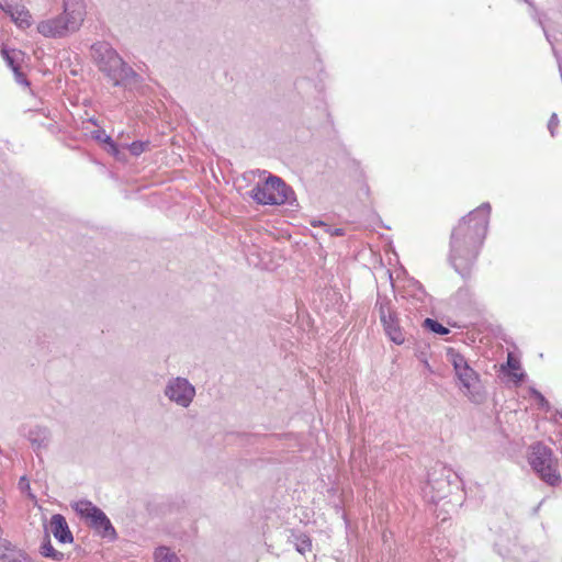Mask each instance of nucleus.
Masks as SVG:
<instances>
[{"label":"nucleus","instance_id":"10","mask_svg":"<svg viewBox=\"0 0 562 562\" xmlns=\"http://www.w3.org/2000/svg\"><path fill=\"white\" fill-rule=\"evenodd\" d=\"M440 477L437 476V470L434 469L428 473L427 487L432 492L431 499L436 502L446 497L450 487L449 476L445 475V468H441Z\"/></svg>","mask_w":562,"mask_h":562},{"label":"nucleus","instance_id":"16","mask_svg":"<svg viewBox=\"0 0 562 562\" xmlns=\"http://www.w3.org/2000/svg\"><path fill=\"white\" fill-rule=\"evenodd\" d=\"M0 562H32L31 559L21 550L14 548H7L0 554Z\"/></svg>","mask_w":562,"mask_h":562},{"label":"nucleus","instance_id":"32","mask_svg":"<svg viewBox=\"0 0 562 562\" xmlns=\"http://www.w3.org/2000/svg\"><path fill=\"white\" fill-rule=\"evenodd\" d=\"M323 224H324V223H323V222H321V221H318V222H315V221H314V222H312V225H313V226H316V225H323Z\"/></svg>","mask_w":562,"mask_h":562},{"label":"nucleus","instance_id":"14","mask_svg":"<svg viewBox=\"0 0 562 562\" xmlns=\"http://www.w3.org/2000/svg\"><path fill=\"white\" fill-rule=\"evenodd\" d=\"M40 553L44 558H49L54 561H61L64 559V553L56 550L50 542L49 535L46 532L44 536V539L42 541V544L40 547Z\"/></svg>","mask_w":562,"mask_h":562},{"label":"nucleus","instance_id":"15","mask_svg":"<svg viewBox=\"0 0 562 562\" xmlns=\"http://www.w3.org/2000/svg\"><path fill=\"white\" fill-rule=\"evenodd\" d=\"M446 359L449 363L452 364L454 373H458L460 370L469 366L468 360L453 348H448L446 352Z\"/></svg>","mask_w":562,"mask_h":562},{"label":"nucleus","instance_id":"11","mask_svg":"<svg viewBox=\"0 0 562 562\" xmlns=\"http://www.w3.org/2000/svg\"><path fill=\"white\" fill-rule=\"evenodd\" d=\"M50 531L59 543H71L72 532L69 529L66 518L61 514H54L50 518Z\"/></svg>","mask_w":562,"mask_h":562},{"label":"nucleus","instance_id":"18","mask_svg":"<svg viewBox=\"0 0 562 562\" xmlns=\"http://www.w3.org/2000/svg\"><path fill=\"white\" fill-rule=\"evenodd\" d=\"M1 54L7 65L12 70H14V68H20V61L22 60L23 56V53L21 50L3 48Z\"/></svg>","mask_w":562,"mask_h":562},{"label":"nucleus","instance_id":"19","mask_svg":"<svg viewBox=\"0 0 562 562\" xmlns=\"http://www.w3.org/2000/svg\"><path fill=\"white\" fill-rule=\"evenodd\" d=\"M423 326L428 331H431L439 336H445L450 333V329L448 327L443 326L438 321L432 319V318H426L423 323Z\"/></svg>","mask_w":562,"mask_h":562},{"label":"nucleus","instance_id":"28","mask_svg":"<svg viewBox=\"0 0 562 562\" xmlns=\"http://www.w3.org/2000/svg\"><path fill=\"white\" fill-rule=\"evenodd\" d=\"M19 487L21 491H30V483L29 480L25 476H22L19 481Z\"/></svg>","mask_w":562,"mask_h":562},{"label":"nucleus","instance_id":"33","mask_svg":"<svg viewBox=\"0 0 562 562\" xmlns=\"http://www.w3.org/2000/svg\"><path fill=\"white\" fill-rule=\"evenodd\" d=\"M526 3H528L530 7L533 8L532 0H524Z\"/></svg>","mask_w":562,"mask_h":562},{"label":"nucleus","instance_id":"24","mask_svg":"<svg viewBox=\"0 0 562 562\" xmlns=\"http://www.w3.org/2000/svg\"><path fill=\"white\" fill-rule=\"evenodd\" d=\"M12 71L14 74L15 81L19 85L24 86V87H29L30 86V81L27 80V78L24 75V72L21 70V67L20 68H14V70H12Z\"/></svg>","mask_w":562,"mask_h":562},{"label":"nucleus","instance_id":"27","mask_svg":"<svg viewBox=\"0 0 562 562\" xmlns=\"http://www.w3.org/2000/svg\"><path fill=\"white\" fill-rule=\"evenodd\" d=\"M106 145L109 146L108 150H109L112 155H114L115 157H117V156H119L120 150H119V147H117L116 143L111 138V142H110V143H106Z\"/></svg>","mask_w":562,"mask_h":562},{"label":"nucleus","instance_id":"7","mask_svg":"<svg viewBox=\"0 0 562 562\" xmlns=\"http://www.w3.org/2000/svg\"><path fill=\"white\" fill-rule=\"evenodd\" d=\"M375 310L379 313V318L383 325L385 335L396 345H402L405 341V333L400 325V318L396 310L392 305L391 300L386 296H378Z\"/></svg>","mask_w":562,"mask_h":562},{"label":"nucleus","instance_id":"3","mask_svg":"<svg viewBox=\"0 0 562 562\" xmlns=\"http://www.w3.org/2000/svg\"><path fill=\"white\" fill-rule=\"evenodd\" d=\"M83 15V8L77 0H65L64 12L38 23L37 31L46 37H64L80 27Z\"/></svg>","mask_w":562,"mask_h":562},{"label":"nucleus","instance_id":"30","mask_svg":"<svg viewBox=\"0 0 562 562\" xmlns=\"http://www.w3.org/2000/svg\"><path fill=\"white\" fill-rule=\"evenodd\" d=\"M330 234L331 235H336V236H341L342 235V229L341 228H335Z\"/></svg>","mask_w":562,"mask_h":562},{"label":"nucleus","instance_id":"2","mask_svg":"<svg viewBox=\"0 0 562 562\" xmlns=\"http://www.w3.org/2000/svg\"><path fill=\"white\" fill-rule=\"evenodd\" d=\"M91 53L99 70L115 87L132 88L142 81V77L123 60L109 43L98 42L93 44Z\"/></svg>","mask_w":562,"mask_h":562},{"label":"nucleus","instance_id":"8","mask_svg":"<svg viewBox=\"0 0 562 562\" xmlns=\"http://www.w3.org/2000/svg\"><path fill=\"white\" fill-rule=\"evenodd\" d=\"M164 394L169 401L187 408L193 402L195 387L186 378H171L165 386Z\"/></svg>","mask_w":562,"mask_h":562},{"label":"nucleus","instance_id":"6","mask_svg":"<svg viewBox=\"0 0 562 562\" xmlns=\"http://www.w3.org/2000/svg\"><path fill=\"white\" fill-rule=\"evenodd\" d=\"M72 508L82 518L88 520L89 527L92 528L102 538L113 541L117 538V533L112 522L98 506L90 501H79L72 505Z\"/></svg>","mask_w":562,"mask_h":562},{"label":"nucleus","instance_id":"12","mask_svg":"<svg viewBox=\"0 0 562 562\" xmlns=\"http://www.w3.org/2000/svg\"><path fill=\"white\" fill-rule=\"evenodd\" d=\"M26 437L30 440L33 449L37 452L48 447L52 434L47 427L36 425L29 430Z\"/></svg>","mask_w":562,"mask_h":562},{"label":"nucleus","instance_id":"4","mask_svg":"<svg viewBox=\"0 0 562 562\" xmlns=\"http://www.w3.org/2000/svg\"><path fill=\"white\" fill-rule=\"evenodd\" d=\"M249 195L261 205H299L293 189L274 175H269L262 184L257 183L250 190Z\"/></svg>","mask_w":562,"mask_h":562},{"label":"nucleus","instance_id":"1","mask_svg":"<svg viewBox=\"0 0 562 562\" xmlns=\"http://www.w3.org/2000/svg\"><path fill=\"white\" fill-rule=\"evenodd\" d=\"M490 213L491 204L484 202L463 216L451 231L448 262L463 279L471 277L486 237Z\"/></svg>","mask_w":562,"mask_h":562},{"label":"nucleus","instance_id":"31","mask_svg":"<svg viewBox=\"0 0 562 562\" xmlns=\"http://www.w3.org/2000/svg\"><path fill=\"white\" fill-rule=\"evenodd\" d=\"M88 121H89L92 125H94V126H99V122H98V120H97L95 117H90Z\"/></svg>","mask_w":562,"mask_h":562},{"label":"nucleus","instance_id":"25","mask_svg":"<svg viewBox=\"0 0 562 562\" xmlns=\"http://www.w3.org/2000/svg\"><path fill=\"white\" fill-rule=\"evenodd\" d=\"M92 137L95 140L101 142V143H105V144L111 142V136L108 135L104 130L93 131L92 132Z\"/></svg>","mask_w":562,"mask_h":562},{"label":"nucleus","instance_id":"20","mask_svg":"<svg viewBox=\"0 0 562 562\" xmlns=\"http://www.w3.org/2000/svg\"><path fill=\"white\" fill-rule=\"evenodd\" d=\"M156 562H180L176 553L171 552L167 547H159L155 551Z\"/></svg>","mask_w":562,"mask_h":562},{"label":"nucleus","instance_id":"23","mask_svg":"<svg viewBox=\"0 0 562 562\" xmlns=\"http://www.w3.org/2000/svg\"><path fill=\"white\" fill-rule=\"evenodd\" d=\"M530 392L541 408L549 409V402L538 390L531 389Z\"/></svg>","mask_w":562,"mask_h":562},{"label":"nucleus","instance_id":"29","mask_svg":"<svg viewBox=\"0 0 562 562\" xmlns=\"http://www.w3.org/2000/svg\"><path fill=\"white\" fill-rule=\"evenodd\" d=\"M19 5H13V4H9L7 3L5 5H1L2 10L8 13L11 18H12V12L14 11V9H16Z\"/></svg>","mask_w":562,"mask_h":562},{"label":"nucleus","instance_id":"22","mask_svg":"<svg viewBox=\"0 0 562 562\" xmlns=\"http://www.w3.org/2000/svg\"><path fill=\"white\" fill-rule=\"evenodd\" d=\"M148 140H136L128 145V150L133 156H139L149 148Z\"/></svg>","mask_w":562,"mask_h":562},{"label":"nucleus","instance_id":"9","mask_svg":"<svg viewBox=\"0 0 562 562\" xmlns=\"http://www.w3.org/2000/svg\"><path fill=\"white\" fill-rule=\"evenodd\" d=\"M456 376L460 381L461 386L465 390V395L472 401L479 403L482 395L477 392L479 374L470 367L467 366Z\"/></svg>","mask_w":562,"mask_h":562},{"label":"nucleus","instance_id":"21","mask_svg":"<svg viewBox=\"0 0 562 562\" xmlns=\"http://www.w3.org/2000/svg\"><path fill=\"white\" fill-rule=\"evenodd\" d=\"M295 549L301 554H305L312 550V540L305 533H300L295 536Z\"/></svg>","mask_w":562,"mask_h":562},{"label":"nucleus","instance_id":"26","mask_svg":"<svg viewBox=\"0 0 562 562\" xmlns=\"http://www.w3.org/2000/svg\"><path fill=\"white\" fill-rule=\"evenodd\" d=\"M558 124H559L558 115L555 113H553L548 122V128L550 131L551 136L555 135L554 130L557 128Z\"/></svg>","mask_w":562,"mask_h":562},{"label":"nucleus","instance_id":"5","mask_svg":"<svg viewBox=\"0 0 562 562\" xmlns=\"http://www.w3.org/2000/svg\"><path fill=\"white\" fill-rule=\"evenodd\" d=\"M528 462L538 476L550 486H557L561 482L558 472V461L553 457L551 448L542 442H536L529 448Z\"/></svg>","mask_w":562,"mask_h":562},{"label":"nucleus","instance_id":"13","mask_svg":"<svg viewBox=\"0 0 562 562\" xmlns=\"http://www.w3.org/2000/svg\"><path fill=\"white\" fill-rule=\"evenodd\" d=\"M520 369V363L518 360L513 358L512 355L508 356L506 363L501 366V371L510 376L516 384H520L524 381V373H516L515 371Z\"/></svg>","mask_w":562,"mask_h":562},{"label":"nucleus","instance_id":"17","mask_svg":"<svg viewBox=\"0 0 562 562\" xmlns=\"http://www.w3.org/2000/svg\"><path fill=\"white\" fill-rule=\"evenodd\" d=\"M11 19L21 29H26L32 23L31 22L32 16H31L29 10H26L24 7H18L16 9H14V11L12 12V18Z\"/></svg>","mask_w":562,"mask_h":562}]
</instances>
